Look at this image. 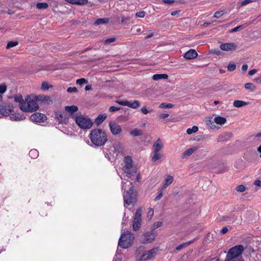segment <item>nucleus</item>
Masks as SVG:
<instances>
[{"mask_svg": "<svg viewBox=\"0 0 261 261\" xmlns=\"http://www.w3.org/2000/svg\"><path fill=\"white\" fill-rule=\"evenodd\" d=\"M244 250V247L241 245L231 248L228 251L225 259H243L242 254Z\"/></svg>", "mask_w": 261, "mask_h": 261, "instance_id": "nucleus-6", "label": "nucleus"}, {"mask_svg": "<svg viewBox=\"0 0 261 261\" xmlns=\"http://www.w3.org/2000/svg\"><path fill=\"white\" fill-rule=\"evenodd\" d=\"M25 118V117L24 116L18 113L11 117V120L14 121H20L24 120Z\"/></svg>", "mask_w": 261, "mask_h": 261, "instance_id": "nucleus-29", "label": "nucleus"}, {"mask_svg": "<svg viewBox=\"0 0 261 261\" xmlns=\"http://www.w3.org/2000/svg\"><path fill=\"white\" fill-rule=\"evenodd\" d=\"M222 50L224 51H233L237 47V45L233 42L223 43L220 46Z\"/></svg>", "mask_w": 261, "mask_h": 261, "instance_id": "nucleus-14", "label": "nucleus"}, {"mask_svg": "<svg viewBox=\"0 0 261 261\" xmlns=\"http://www.w3.org/2000/svg\"><path fill=\"white\" fill-rule=\"evenodd\" d=\"M157 249L146 250L144 247L140 246L136 251V261H147L153 259L156 254Z\"/></svg>", "mask_w": 261, "mask_h": 261, "instance_id": "nucleus-3", "label": "nucleus"}, {"mask_svg": "<svg viewBox=\"0 0 261 261\" xmlns=\"http://www.w3.org/2000/svg\"><path fill=\"white\" fill-rule=\"evenodd\" d=\"M141 213L142 211L141 209L137 210L135 213L134 220L141 221Z\"/></svg>", "mask_w": 261, "mask_h": 261, "instance_id": "nucleus-34", "label": "nucleus"}, {"mask_svg": "<svg viewBox=\"0 0 261 261\" xmlns=\"http://www.w3.org/2000/svg\"><path fill=\"white\" fill-rule=\"evenodd\" d=\"M116 102L121 106H125L126 100H117Z\"/></svg>", "mask_w": 261, "mask_h": 261, "instance_id": "nucleus-58", "label": "nucleus"}, {"mask_svg": "<svg viewBox=\"0 0 261 261\" xmlns=\"http://www.w3.org/2000/svg\"><path fill=\"white\" fill-rule=\"evenodd\" d=\"M18 44V42L17 41H10L7 44L6 48L7 49H9L12 47L15 46L17 45Z\"/></svg>", "mask_w": 261, "mask_h": 261, "instance_id": "nucleus-40", "label": "nucleus"}, {"mask_svg": "<svg viewBox=\"0 0 261 261\" xmlns=\"http://www.w3.org/2000/svg\"><path fill=\"white\" fill-rule=\"evenodd\" d=\"M214 121L218 124L222 125L226 122V119L224 117L217 116L214 118Z\"/></svg>", "mask_w": 261, "mask_h": 261, "instance_id": "nucleus-22", "label": "nucleus"}, {"mask_svg": "<svg viewBox=\"0 0 261 261\" xmlns=\"http://www.w3.org/2000/svg\"><path fill=\"white\" fill-rule=\"evenodd\" d=\"M134 239V234L132 232L127 231L121 235L118 245L123 249L128 248L132 245Z\"/></svg>", "mask_w": 261, "mask_h": 261, "instance_id": "nucleus-5", "label": "nucleus"}, {"mask_svg": "<svg viewBox=\"0 0 261 261\" xmlns=\"http://www.w3.org/2000/svg\"><path fill=\"white\" fill-rule=\"evenodd\" d=\"M141 111L144 114H147L148 113V111L145 107H144L141 109Z\"/></svg>", "mask_w": 261, "mask_h": 261, "instance_id": "nucleus-59", "label": "nucleus"}, {"mask_svg": "<svg viewBox=\"0 0 261 261\" xmlns=\"http://www.w3.org/2000/svg\"><path fill=\"white\" fill-rule=\"evenodd\" d=\"M75 122L77 125L82 129H89L92 125L91 120L87 116L80 115L75 118Z\"/></svg>", "mask_w": 261, "mask_h": 261, "instance_id": "nucleus-7", "label": "nucleus"}, {"mask_svg": "<svg viewBox=\"0 0 261 261\" xmlns=\"http://www.w3.org/2000/svg\"><path fill=\"white\" fill-rule=\"evenodd\" d=\"M198 130V128L197 126H193L192 128H189L187 130V133L188 135H191L192 133H196Z\"/></svg>", "mask_w": 261, "mask_h": 261, "instance_id": "nucleus-36", "label": "nucleus"}, {"mask_svg": "<svg viewBox=\"0 0 261 261\" xmlns=\"http://www.w3.org/2000/svg\"><path fill=\"white\" fill-rule=\"evenodd\" d=\"M248 66L247 64H244L242 67V70L244 72H246L248 69Z\"/></svg>", "mask_w": 261, "mask_h": 261, "instance_id": "nucleus-60", "label": "nucleus"}, {"mask_svg": "<svg viewBox=\"0 0 261 261\" xmlns=\"http://www.w3.org/2000/svg\"><path fill=\"white\" fill-rule=\"evenodd\" d=\"M141 221L134 220L133 227L135 231H137L141 227Z\"/></svg>", "mask_w": 261, "mask_h": 261, "instance_id": "nucleus-31", "label": "nucleus"}, {"mask_svg": "<svg viewBox=\"0 0 261 261\" xmlns=\"http://www.w3.org/2000/svg\"><path fill=\"white\" fill-rule=\"evenodd\" d=\"M20 110L25 112H33L39 109L37 97L34 96H27L24 101L19 105Z\"/></svg>", "mask_w": 261, "mask_h": 261, "instance_id": "nucleus-4", "label": "nucleus"}, {"mask_svg": "<svg viewBox=\"0 0 261 261\" xmlns=\"http://www.w3.org/2000/svg\"><path fill=\"white\" fill-rule=\"evenodd\" d=\"M173 182V177L170 175H167L162 187V190H165L167 187L170 185Z\"/></svg>", "mask_w": 261, "mask_h": 261, "instance_id": "nucleus-18", "label": "nucleus"}, {"mask_svg": "<svg viewBox=\"0 0 261 261\" xmlns=\"http://www.w3.org/2000/svg\"><path fill=\"white\" fill-rule=\"evenodd\" d=\"M67 91L68 93H72V92L76 93V92H77L78 90L76 87H69L67 89Z\"/></svg>", "mask_w": 261, "mask_h": 261, "instance_id": "nucleus-47", "label": "nucleus"}, {"mask_svg": "<svg viewBox=\"0 0 261 261\" xmlns=\"http://www.w3.org/2000/svg\"><path fill=\"white\" fill-rule=\"evenodd\" d=\"M162 2L165 4H172L174 1L173 0H162Z\"/></svg>", "mask_w": 261, "mask_h": 261, "instance_id": "nucleus-57", "label": "nucleus"}, {"mask_svg": "<svg viewBox=\"0 0 261 261\" xmlns=\"http://www.w3.org/2000/svg\"><path fill=\"white\" fill-rule=\"evenodd\" d=\"M195 240H196V239H194V240L190 241L189 242L182 243V244L179 245V246H178L176 248V250L177 251H179L181 249H182V248H185V247L188 246L189 245H190V244L193 243L195 241Z\"/></svg>", "mask_w": 261, "mask_h": 261, "instance_id": "nucleus-25", "label": "nucleus"}, {"mask_svg": "<svg viewBox=\"0 0 261 261\" xmlns=\"http://www.w3.org/2000/svg\"><path fill=\"white\" fill-rule=\"evenodd\" d=\"M48 5L46 3H38L36 4V8L38 9H46Z\"/></svg>", "mask_w": 261, "mask_h": 261, "instance_id": "nucleus-32", "label": "nucleus"}, {"mask_svg": "<svg viewBox=\"0 0 261 261\" xmlns=\"http://www.w3.org/2000/svg\"><path fill=\"white\" fill-rule=\"evenodd\" d=\"M248 105V102L242 100H234L233 105L234 107L240 108Z\"/></svg>", "mask_w": 261, "mask_h": 261, "instance_id": "nucleus-27", "label": "nucleus"}, {"mask_svg": "<svg viewBox=\"0 0 261 261\" xmlns=\"http://www.w3.org/2000/svg\"><path fill=\"white\" fill-rule=\"evenodd\" d=\"M30 119L35 122H44L47 119L46 116L40 113H35L30 117Z\"/></svg>", "mask_w": 261, "mask_h": 261, "instance_id": "nucleus-13", "label": "nucleus"}, {"mask_svg": "<svg viewBox=\"0 0 261 261\" xmlns=\"http://www.w3.org/2000/svg\"><path fill=\"white\" fill-rule=\"evenodd\" d=\"M198 56L197 52L194 49H190L186 52L184 57L188 60H191L196 58Z\"/></svg>", "mask_w": 261, "mask_h": 261, "instance_id": "nucleus-17", "label": "nucleus"}, {"mask_svg": "<svg viewBox=\"0 0 261 261\" xmlns=\"http://www.w3.org/2000/svg\"><path fill=\"white\" fill-rule=\"evenodd\" d=\"M13 110L12 105L9 103H3L0 105V113L5 116H8Z\"/></svg>", "mask_w": 261, "mask_h": 261, "instance_id": "nucleus-10", "label": "nucleus"}, {"mask_svg": "<svg viewBox=\"0 0 261 261\" xmlns=\"http://www.w3.org/2000/svg\"><path fill=\"white\" fill-rule=\"evenodd\" d=\"M65 110L70 114H72L78 110V108L75 106H66Z\"/></svg>", "mask_w": 261, "mask_h": 261, "instance_id": "nucleus-26", "label": "nucleus"}, {"mask_svg": "<svg viewBox=\"0 0 261 261\" xmlns=\"http://www.w3.org/2000/svg\"><path fill=\"white\" fill-rule=\"evenodd\" d=\"M89 138L91 142L96 146H102L107 141L106 133L101 129L92 130Z\"/></svg>", "mask_w": 261, "mask_h": 261, "instance_id": "nucleus-2", "label": "nucleus"}, {"mask_svg": "<svg viewBox=\"0 0 261 261\" xmlns=\"http://www.w3.org/2000/svg\"><path fill=\"white\" fill-rule=\"evenodd\" d=\"M246 187L243 185H239L236 188V191L239 192H243L246 190Z\"/></svg>", "mask_w": 261, "mask_h": 261, "instance_id": "nucleus-41", "label": "nucleus"}, {"mask_svg": "<svg viewBox=\"0 0 261 261\" xmlns=\"http://www.w3.org/2000/svg\"><path fill=\"white\" fill-rule=\"evenodd\" d=\"M224 261H244L243 259H225Z\"/></svg>", "mask_w": 261, "mask_h": 261, "instance_id": "nucleus-64", "label": "nucleus"}, {"mask_svg": "<svg viewBox=\"0 0 261 261\" xmlns=\"http://www.w3.org/2000/svg\"><path fill=\"white\" fill-rule=\"evenodd\" d=\"M155 238L154 233L151 232H147L141 237V241L144 244L151 243Z\"/></svg>", "mask_w": 261, "mask_h": 261, "instance_id": "nucleus-12", "label": "nucleus"}, {"mask_svg": "<svg viewBox=\"0 0 261 261\" xmlns=\"http://www.w3.org/2000/svg\"><path fill=\"white\" fill-rule=\"evenodd\" d=\"M231 134L228 133H225L220 135L217 138L218 142H224L228 140L231 137Z\"/></svg>", "mask_w": 261, "mask_h": 261, "instance_id": "nucleus-19", "label": "nucleus"}, {"mask_svg": "<svg viewBox=\"0 0 261 261\" xmlns=\"http://www.w3.org/2000/svg\"><path fill=\"white\" fill-rule=\"evenodd\" d=\"M145 12L144 11L138 12L136 13V16L138 17L143 18L145 16Z\"/></svg>", "mask_w": 261, "mask_h": 261, "instance_id": "nucleus-51", "label": "nucleus"}, {"mask_svg": "<svg viewBox=\"0 0 261 261\" xmlns=\"http://www.w3.org/2000/svg\"><path fill=\"white\" fill-rule=\"evenodd\" d=\"M14 98L15 102H19V106L22 103V102L24 100L21 95H16L14 96Z\"/></svg>", "mask_w": 261, "mask_h": 261, "instance_id": "nucleus-37", "label": "nucleus"}, {"mask_svg": "<svg viewBox=\"0 0 261 261\" xmlns=\"http://www.w3.org/2000/svg\"><path fill=\"white\" fill-rule=\"evenodd\" d=\"M164 190H162V188H161L160 191L158 193V195L156 196V197L154 199V201H158L160 200L162 197L163 196V191Z\"/></svg>", "mask_w": 261, "mask_h": 261, "instance_id": "nucleus-42", "label": "nucleus"}, {"mask_svg": "<svg viewBox=\"0 0 261 261\" xmlns=\"http://www.w3.org/2000/svg\"><path fill=\"white\" fill-rule=\"evenodd\" d=\"M236 68V65L234 63H229L227 66L228 70L232 71Z\"/></svg>", "mask_w": 261, "mask_h": 261, "instance_id": "nucleus-44", "label": "nucleus"}, {"mask_svg": "<svg viewBox=\"0 0 261 261\" xmlns=\"http://www.w3.org/2000/svg\"><path fill=\"white\" fill-rule=\"evenodd\" d=\"M205 121L206 124L210 127L211 128H214L216 127L214 123L213 116H208L205 118Z\"/></svg>", "mask_w": 261, "mask_h": 261, "instance_id": "nucleus-20", "label": "nucleus"}, {"mask_svg": "<svg viewBox=\"0 0 261 261\" xmlns=\"http://www.w3.org/2000/svg\"><path fill=\"white\" fill-rule=\"evenodd\" d=\"M87 83V81L84 78L78 79L76 81V83L80 85H82L84 84H86Z\"/></svg>", "mask_w": 261, "mask_h": 261, "instance_id": "nucleus-43", "label": "nucleus"}, {"mask_svg": "<svg viewBox=\"0 0 261 261\" xmlns=\"http://www.w3.org/2000/svg\"><path fill=\"white\" fill-rule=\"evenodd\" d=\"M122 260V257L119 255L117 256V254H116V257L114 259V261H121Z\"/></svg>", "mask_w": 261, "mask_h": 261, "instance_id": "nucleus-63", "label": "nucleus"}, {"mask_svg": "<svg viewBox=\"0 0 261 261\" xmlns=\"http://www.w3.org/2000/svg\"><path fill=\"white\" fill-rule=\"evenodd\" d=\"M163 143L160 138H158L153 145V151L160 152L163 148Z\"/></svg>", "mask_w": 261, "mask_h": 261, "instance_id": "nucleus-16", "label": "nucleus"}, {"mask_svg": "<svg viewBox=\"0 0 261 261\" xmlns=\"http://www.w3.org/2000/svg\"><path fill=\"white\" fill-rule=\"evenodd\" d=\"M198 147L197 146H193L190 148L186 150L181 155V158L182 159H185L191 155H192L195 151H196L198 149Z\"/></svg>", "mask_w": 261, "mask_h": 261, "instance_id": "nucleus-15", "label": "nucleus"}, {"mask_svg": "<svg viewBox=\"0 0 261 261\" xmlns=\"http://www.w3.org/2000/svg\"><path fill=\"white\" fill-rule=\"evenodd\" d=\"M109 22V19L108 18H99V19H97L94 24L95 25H99L100 24H102V23H108Z\"/></svg>", "mask_w": 261, "mask_h": 261, "instance_id": "nucleus-35", "label": "nucleus"}, {"mask_svg": "<svg viewBox=\"0 0 261 261\" xmlns=\"http://www.w3.org/2000/svg\"><path fill=\"white\" fill-rule=\"evenodd\" d=\"M169 116L168 114H162L160 115V117L162 119H165Z\"/></svg>", "mask_w": 261, "mask_h": 261, "instance_id": "nucleus-61", "label": "nucleus"}, {"mask_svg": "<svg viewBox=\"0 0 261 261\" xmlns=\"http://www.w3.org/2000/svg\"><path fill=\"white\" fill-rule=\"evenodd\" d=\"M29 154L33 158L36 155H38V152L35 149L31 150L29 152Z\"/></svg>", "mask_w": 261, "mask_h": 261, "instance_id": "nucleus-50", "label": "nucleus"}, {"mask_svg": "<svg viewBox=\"0 0 261 261\" xmlns=\"http://www.w3.org/2000/svg\"><path fill=\"white\" fill-rule=\"evenodd\" d=\"M243 25H239L232 29H231L230 31V33H234V32H236L237 31H239L240 29H243Z\"/></svg>", "mask_w": 261, "mask_h": 261, "instance_id": "nucleus-49", "label": "nucleus"}, {"mask_svg": "<svg viewBox=\"0 0 261 261\" xmlns=\"http://www.w3.org/2000/svg\"><path fill=\"white\" fill-rule=\"evenodd\" d=\"M7 87L5 84H2L0 85V93H4L6 91Z\"/></svg>", "mask_w": 261, "mask_h": 261, "instance_id": "nucleus-52", "label": "nucleus"}, {"mask_svg": "<svg viewBox=\"0 0 261 261\" xmlns=\"http://www.w3.org/2000/svg\"><path fill=\"white\" fill-rule=\"evenodd\" d=\"M163 156V154L160 152L153 151V155L152 156V161L155 162L158 160L161 159Z\"/></svg>", "mask_w": 261, "mask_h": 261, "instance_id": "nucleus-23", "label": "nucleus"}, {"mask_svg": "<svg viewBox=\"0 0 261 261\" xmlns=\"http://www.w3.org/2000/svg\"><path fill=\"white\" fill-rule=\"evenodd\" d=\"M253 1H254L253 0H244L241 2V3L240 4V6L242 7V6H246Z\"/></svg>", "mask_w": 261, "mask_h": 261, "instance_id": "nucleus-48", "label": "nucleus"}, {"mask_svg": "<svg viewBox=\"0 0 261 261\" xmlns=\"http://www.w3.org/2000/svg\"><path fill=\"white\" fill-rule=\"evenodd\" d=\"M120 108L116 107L114 106H112L109 108V111L111 112H114L120 110Z\"/></svg>", "mask_w": 261, "mask_h": 261, "instance_id": "nucleus-54", "label": "nucleus"}, {"mask_svg": "<svg viewBox=\"0 0 261 261\" xmlns=\"http://www.w3.org/2000/svg\"><path fill=\"white\" fill-rule=\"evenodd\" d=\"M55 119L60 124H66L69 119L67 114L61 112H57L55 113Z\"/></svg>", "mask_w": 261, "mask_h": 261, "instance_id": "nucleus-11", "label": "nucleus"}, {"mask_svg": "<svg viewBox=\"0 0 261 261\" xmlns=\"http://www.w3.org/2000/svg\"><path fill=\"white\" fill-rule=\"evenodd\" d=\"M109 126L110 131L113 135H119L122 131L121 126L115 121H110Z\"/></svg>", "mask_w": 261, "mask_h": 261, "instance_id": "nucleus-9", "label": "nucleus"}, {"mask_svg": "<svg viewBox=\"0 0 261 261\" xmlns=\"http://www.w3.org/2000/svg\"><path fill=\"white\" fill-rule=\"evenodd\" d=\"M48 88V84L47 82H43L42 84V89L44 90H47Z\"/></svg>", "mask_w": 261, "mask_h": 261, "instance_id": "nucleus-55", "label": "nucleus"}, {"mask_svg": "<svg viewBox=\"0 0 261 261\" xmlns=\"http://www.w3.org/2000/svg\"><path fill=\"white\" fill-rule=\"evenodd\" d=\"M116 40V38L113 37L109 39H107L105 40V43L109 44L112 42H114Z\"/></svg>", "mask_w": 261, "mask_h": 261, "instance_id": "nucleus-53", "label": "nucleus"}, {"mask_svg": "<svg viewBox=\"0 0 261 261\" xmlns=\"http://www.w3.org/2000/svg\"><path fill=\"white\" fill-rule=\"evenodd\" d=\"M107 116L106 114L98 115V116L95 119V123L98 125H99L106 119Z\"/></svg>", "mask_w": 261, "mask_h": 261, "instance_id": "nucleus-28", "label": "nucleus"}, {"mask_svg": "<svg viewBox=\"0 0 261 261\" xmlns=\"http://www.w3.org/2000/svg\"><path fill=\"white\" fill-rule=\"evenodd\" d=\"M67 2L73 5H83L88 3V0H65Z\"/></svg>", "mask_w": 261, "mask_h": 261, "instance_id": "nucleus-21", "label": "nucleus"}, {"mask_svg": "<svg viewBox=\"0 0 261 261\" xmlns=\"http://www.w3.org/2000/svg\"><path fill=\"white\" fill-rule=\"evenodd\" d=\"M174 107L172 103H162L160 104L159 108L161 109H169Z\"/></svg>", "mask_w": 261, "mask_h": 261, "instance_id": "nucleus-38", "label": "nucleus"}, {"mask_svg": "<svg viewBox=\"0 0 261 261\" xmlns=\"http://www.w3.org/2000/svg\"><path fill=\"white\" fill-rule=\"evenodd\" d=\"M224 14V12L223 11H217L215 13L214 17L217 18H220Z\"/></svg>", "mask_w": 261, "mask_h": 261, "instance_id": "nucleus-45", "label": "nucleus"}, {"mask_svg": "<svg viewBox=\"0 0 261 261\" xmlns=\"http://www.w3.org/2000/svg\"><path fill=\"white\" fill-rule=\"evenodd\" d=\"M124 162L125 164L124 172L127 174L126 176L128 178L134 176L136 173V169L132 165V159L129 156H127L124 158Z\"/></svg>", "mask_w": 261, "mask_h": 261, "instance_id": "nucleus-8", "label": "nucleus"}, {"mask_svg": "<svg viewBox=\"0 0 261 261\" xmlns=\"http://www.w3.org/2000/svg\"><path fill=\"white\" fill-rule=\"evenodd\" d=\"M130 135L133 136H140L143 135L142 131L138 128H135L130 132Z\"/></svg>", "mask_w": 261, "mask_h": 261, "instance_id": "nucleus-30", "label": "nucleus"}, {"mask_svg": "<svg viewBox=\"0 0 261 261\" xmlns=\"http://www.w3.org/2000/svg\"><path fill=\"white\" fill-rule=\"evenodd\" d=\"M37 101H42L48 102V101H50V97L48 96H39L38 97H37Z\"/></svg>", "mask_w": 261, "mask_h": 261, "instance_id": "nucleus-39", "label": "nucleus"}, {"mask_svg": "<svg viewBox=\"0 0 261 261\" xmlns=\"http://www.w3.org/2000/svg\"><path fill=\"white\" fill-rule=\"evenodd\" d=\"M245 88L250 91H254L255 90V86L253 84L251 83H246L245 85Z\"/></svg>", "mask_w": 261, "mask_h": 261, "instance_id": "nucleus-33", "label": "nucleus"}, {"mask_svg": "<svg viewBox=\"0 0 261 261\" xmlns=\"http://www.w3.org/2000/svg\"><path fill=\"white\" fill-rule=\"evenodd\" d=\"M140 102L138 100H135L132 102V107L133 109H137L140 106Z\"/></svg>", "mask_w": 261, "mask_h": 261, "instance_id": "nucleus-46", "label": "nucleus"}, {"mask_svg": "<svg viewBox=\"0 0 261 261\" xmlns=\"http://www.w3.org/2000/svg\"><path fill=\"white\" fill-rule=\"evenodd\" d=\"M253 185L256 187H261V180L259 179H256L254 181Z\"/></svg>", "mask_w": 261, "mask_h": 261, "instance_id": "nucleus-56", "label": "nucleus"}, {"mask_svg": "<svg viewBox=\"0 0 261 261\" xmlns=\"http://www.w3.org/2000/svg\"><path fill=\"white\" fill-rule=\"evenodd\" d=\"M228 230V229L226 227H223L221 230V233L222 234L226 233Z\"/></svg>", "mask_w": 261, "mask_h": 261, "instance_id": "nucleus-62", "label": "nucleus"}, {"mask_svg": "<svg viewBox=\"0 0 261 261\" xmlns=\"http://www.w3.org/2000/svg\"><path fill=\"white\" fill-rule=\"evenodd\" d=\"M168 76L167 74H156L152 76L154 81H159L161 79H167Z\"/></svg>", "mask_w": 261, "mask_h": 261, "instance_id": "nucleus-24", "label": "nucleus"}, {"mask_svg": "<svg viewBox=\"0 0 261 261\" xmlns=\"http://www.w3.org/2000/svg\"><path fill=\"white\" fill-rule=\"evenodd\" d=\"M130 186H132V182L130 181L122 182V188L126 192V194L123 196L124 206L130 205L136 201V192L132 187H130Z\"/></svg>", "mask_w": 261, "mask_h": 261, "instance_id": "nucleus-1", "label": "nucleus"}]
</instances>
